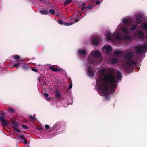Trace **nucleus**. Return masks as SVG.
I'll list each match as a JSON object with an SVG mask.
<instances>
[{
    "instance_id": "nucleus-1",
    "label": "nucleus",
    "mask_w": 147,
    "mask_h": 147,
    "mask_svg": "<svg viewBox=\"0 0 147 147\" xmlns=\"http://www.w3.org/2000/svg\"><path fill=\"white\" fill-rule=\"evenodd\" d=\"M99 72L102 76H100L96 79V87L100 95L105 96L106 100H108L109 95L114 93L117 83L121 80V73L117 71L116 80L115 77V71L113 69L102 67Z\"/></svg>"
},
{
    "instance_id": "nucleus-2",
    "label": "nucleus",
    "mask_w": 147,
    "mask_h": 147,
    "mask_svg": "<svg viewBox=\"0 0 147 147\" xmlns=\"http://www.w3.org/2000/svg\"><path fill=\"white\" fill-rule=\"evenodd\" d=\"M122 23H120L117 26V28L113 33L108 32L107 35V40L108 41H114L115 39L121 41L123 39L125 41H131L135 38L130 35L127 34L129 33L128 29L125 27L123 26Z\"/></svg>"
},
{
    "instance_id": "nucleus-3",
    "label": "nucleus",
    "mask_w": 147,
    "mask_h": 147,
    "mask_svg": "<svg viewBox=\"0 0 147 147\" xmlns=\"http://www.w3.org/2000/svg\"><path fill=\"white\" fill-rule=\"evenodd\" d=\"M101 55L100 52L98 50H92L88 56L86 69L87 70V74L89 77L93 76L94 72L93 67L99 63V62L96 61L94 58H99Z\"/></svg>"
},
{
    "instance_id": "nucleus-4",
    "label": "nucleus",
    "mask_w": 147,
    "mask_h": 147,
    "mask_svg": "<svg viewBox=\"0 0 147 147\" xmlns=\"http://www.w3.org/2000/svg\"><path fill=\"white\" fill-rule=\"evenodd\" d=\"M139 28L140 29L136 30L134 32V36L137 39H143L145 36L144 31H147V21L141 24Z\"/></svg>"
},
{
    "instance_id": "nucleus-5",
    "label": "nucleus",
    "mask_w": 147,
    "mask_h": 147,
    "mask_svg": "<svg viewBox=\"0 0 147 147\" xmlns=\"http://www.w3.org/2000/svg\"><path fill=\"white\" fill-rule=\"evenodd\" d=\"M128 49L129 50V51H127L126 52H128L125 56V58L126 59L129 60L127 62V65L125 68L126 70L127 71H129L130 69H132L133 65L138 66L136 61H134L133 60L131 59L133 56V53L130 51V50H131V48Z\"/></svg>"
},
{
    "instance_id": "nucleus-6",
    "label": "nucleus",
    "mask_w": 147,
    "mask_h": 147,
    "mask_svg": "<svg viewBox=\"0 0 147 147\" xmlns=\"http://www.w3.org/2000/svg\"><path fill=\"white\" fill-rule=\"evenodd\" d=\"M81 15V13L80 12L78 11L77 13H76L74 15V17L72 18L71 20L74 21V22H71L69 23H67L66 22H63L62 20H59L58 21V23L60 25H64L65 26H71L73 24L75 23L78 22L81 18L80 16Z\"/></svg>"
},
{
    "instance_id": "nucleus-7",
    "label": "nucleus",
    "mask_w": 147,
    "mask_h": 147,
    "mask_svg": "<svg viewBox=\"0 0 147 147\" xmlns=\"http://www.w3.org/2000/svg\"><path fill=\"white\" fill-rule=\"evenodd\" d=\"M134 49L138 54L145 53L147 52V44L137 45L135 47Z\"/></svg>"
},
{
    "instance_id": "nucleus-8",
    "label": "nucleus",
    "mask_w": 147,
    "mask_h": 147,
    "mask_svg": "<svg viewBox=\"0 0 147 147\" xmlns=\"http://www.w3.org/2000/svg\"><path fill=\"white\" fill-rule=\"evenodd\" d=\"M122 22L128 26H131L130 30L132 31H134L137 27V24L136 23H133V22L130 21L127 18L123 19Z\"/></svg>"
},
{
    "instance_id": "nucleus-9",
    "label": "nucleus",
    "mask_w": 147,
    "mask_h": 147,
    "mask_svg": "<svg viewBox=\"0 0 147 147\" xmlns=\"http://www.w3.org/2000/svg\"><path fill=\"white\" fill-rule=\"evenodd\" d=\"M0 115L1 116H0V121L3 124V126L5 127L9 123V122L8 120H5L3 117H5L6 115L5 113L3 111L0 112Z\"/></svg>"
},
{
    "instance_id": "nucleus-10",
    "label": "nucleus",
    "mask_w": 147,
    "mask_h": 147,
    "mask_svg": "<svg viewBox=\"0 0 147 147\" xmlns=\"http://www.w3.org/2000/svg\"><path fill=\"white\" fill-rule=\"evenodd\" d=\"M112 50V47L108 44H106L103 47V52L105 53H109Z\"/></svg>"
},
{
    "instance_id": "nucleus-11",
    "label": "nucleus",
    "mask_w": 147,
    "mask_h": 147,
    "mask_svg": "<svg viewBox=\"0 0 147 147\" xmlns=\"http://www.w3.org/2000/svg\"><path fill=\"white\" fill-rule=\"evenodd\" d=\"M127 51H129L128 49H126L124 51H121L117 50L113 51V54L117 57H120L123 53H126Z\"/></svg>"
},
{
    "instance_id": "nucleus-12",
    "label": "nucleus",
    "mask_w": 147,
    "mask_h": 147,
    "mask_svg": "<svg viewBox=\"0 0 147 147\" xmlns=\"http://www.w3.org/2000/svg\"><path fill=\"white\" fill-rule=\"evenodd\" d=\"M142 15L140 14H137L136 17V21L133 23H136L137 24V26L139 24H140L142 22Z\"/></svg>"
},
{
    "instance_id": "nucleus-13",
    "label": "nucleus",
    "mask_w": 147,
    "mask_h": 147,
    "mask_svg": "<svg viewBox=\"0 0 147 147\" xmlns=\"http://www.w3.org/2000/svg\"><path fill=\"white\" fill-rule=\"evenodd\" d=\"M63 125H64L63 123H58L54 125L53 129L54 130H57L60 129V128L63 127Z\"/></svg>"
},
{
    "instance_id": "nucleus-14",
    "label": "nucleus",
    "mask_w": 147,
    "mask_h": 147,
    "mask_svg": "<svg viewBox=\"0 0 147 147\" xmlns=\"http://www.w3.org/2000/svg\"><path fill=\"white\" fill-rule=\"evenodd\" d=\"M77 53L79 55L82 56L86 54L87 51L85 49L80 48L78 49Z\"/></svg>"
},
{
    "instance_id": "nucleus-15",
    "label": "nucleus",
    "mask_w": 147,
    "mask_h": 147,
    "mask_svg": "<svg viewBox=\"0 0 147 147\" xmlns=\"http://www.w3.org/2000/svg\"><path fill=\"white\" fill-rule=\"evenodd\" d=\"M93 8V6L92 5H88V6L87 7H82L81 8V10H84L86 12L85 13H86V11H87L90 10L92 9Z\"/></svg>"
},
{
    "instance_id": "nucleus-16",
    "label": "nucleus",
    "mask_w": 147,
    "mask_h": 147,
    "mask_svg": "<svg viewBox=\"0 0 147 147\" xmlns=\"http://www.w3.org/2000/svg\"><path fill=\"white\" fill-rule=\"evenodd\" d=\"M92 42L93 44L95 45H97L100 42L99 39L98 38L93 39L92 40Z\"/></svg>"
},
{
    "instance_id": "nucleus-17",
    "label": "nucleus",
    "mask_w": 147,
    "mask_h": 147,
    "mask_svg": "<svg viewBox=\"0 0 147 147\" xmlns=\"http://www.w3.org/2000/svg\"><path fill=\"white\" fill-rule=\"evenodd\" d=\"M40 13L42 15H47L48 14L49 12L47 10V9H42L40 11Z\"/></svg>"
},
{
    "instance_id": "nucleus-18",
    "label": "nucleus",
    "mask_w": 147,
    "mask_h": 147,
    "mask_svg": "<svg viewBox=\"0 0 147 147\" xmlns=\"http://www.w3.org/2000/svg\"><path fill=\"white\" fill-rule=\"evenodd\" d=\"M49 68L53 71L55 72H59L62 71V70L61 68L56 69L53 68L52 66H50Z\"/></svg>"
},
{
    "instance_id": "nucleus-19",
    "label": "nucleus",
    "mask_w": 147,
    "mask_h": 147,
    "mask_svg": "<svg viewBox=\"0 0 147 147\" xmlns=\"http://www.w3.org/2000/svg\"><path fill=\"white\" fill-rule=\"evenodd\" d=\"M12 58L15 60H18L20 59V56L18 55L15 54L12 56Z\"/></svg>"
},
{
    "instance_id": "nucleus-20",
    "label": "nucleus",
    "mask_w": 147,
    "mask_h": 147,
    "mask_svg": "<svg viewBox=\"0 0 147 147\" xmlns=\"http://www.w3.org/2000/svg\"><path fill=\"white\" fill-rule=\"evenodd\" d=\"M22 68L24 70H27L29 69V66L27 64H24L21 66Z\"/></svg>"
},
{
    "instance_id": "nucleus-21",
    "label": "nucleus",
    "mask_w": 147,
    "mask_h": 147,
    "mask_svg": "<svg viewBox=\"0 0 147 147\" xmlns=\"http://www.w3.org/2000/svg\"><path fill=\"white\" fill-rule=\"evenodd\" d=\"M118 59H111V63L112 64H115L118 62Z\"/></svg>"
},
{
    "instance_id": "nucleus-22",
    "label": "nucleus",
    "mask_w": 147,
    "mask_h": 147,
    "mask_svg": "<svg viewBox=\"0 0 147 147\" xmlns=\"http://www.w3.org/2000/svg\"><path fill=\"white\" fill-rule=\"evenodd\" d=\"M7 110L8 112H10L11 114L13 113L15 111L14 110V109L11 108H8L7 109Z\"/></svg>"
},
{
    "instance_id": "nucleus-23",
    "label": "nucleus",
    "mask_w": 147,
    "mask_h": 147,
    "mask_svg": "<svg viewBox=\"0 0 147 147\" xmlns=\"http://www.w3.org/2000/svg\"><path fill=\"white\" fill-rule=\"evenodd\" d=\"M11 123L13 125V128H16L17 127H18L19 126V125L18 124L15 122L12 121L11 122Z\"/></svg>"
},
{
    "instance_id": "nucleus-24",
    "label": "nucleus",
    "mask_w": 147,
    "mask_h": 147,
    "mask_svg": "<svg viewBox=\"0 0 147 147\" xmlns=\"http://www.w3.org/2000/svg\"><path fill=\"white\" fill-rule=\"evenodd\" d=\"M21 63H19V62L15 63L13 65L14 67H17V68L20 65Z\"/></svg>"
},
{
    "instance_id": "nucleus-25",
    "label": "nucleus",
    "mask_w": 147,
    "mask_h": 147,
    "mask_svg": "<svg viewBox=\"0 0 147 147\" xmlns=\"http://www.w3.org/2000/svg\"><path fill=\"white\" fill-rule=\"evenodd\" d=\"M48 12L53 15H54L55 13V10L53 9H50Z\"/></svg>"
},
{
    "instance_id": "nucleus-26",
    "label": "nucleus",
    "mask_w": 147,
    "mask_h": 147,
    "mask_svg": "<svg viewBox=\"0 0 147 147\" xmlns=\"http://www.w3.org/2000/svg\"><path fill=\"white\" fill-rule=\"evenodd\" d=\"M61 96L60 93L58 92H57L56 93L55 96L57 98H59Z\"/></svg>"
},
{
    "instance_id": "nucleus-27",
    "label": "nucleus",
    "mask_w": 147,
    "mask_h": 147,
    "mask_svg": "<svg viewBox=\"0 0 147 147\" xmlns=\"http://www.w3.org/2000/svg\"><path fill=\"white\" fill-rule=\"evenodd\" d=\"M72 1V0H66L65 2V5L68 4Z\"/></svg>"
},
{
    "instance_id": "nucleus-28",
    "label": "nucleus",
    "mask_w": 147,
    "mask_h": 147,
    "mask_svg": "<svg viewBox=\"0 0 147 147\" xmlns=\"http://www.w3.org/2000/svg\"><path fill=\"white\" fill-rule=\"evenodd\" d=\"M103 1V0H98L96 1V3L97 5H99Z\"/></svg>"
},
{
    "instance_id": "nucleus-29",
    "label": "nucleus",
    "mask_w": 147,
    "mask_h": 147,
    "mask_svg": "<svg viewBox=\"0 0 147 147\" xmlns=\"http://www.w3.org/2000/svg\"><path fill=\"white\" fill-rule=\"evenodd\" d=\"M31 69L33 71L36 72H38V70L34 67H32Z\"/></svg>"
},
{
    "instance_id": "nucleus-30",
    "label": "nucleus",
    "mask_w": 147,
    "mask_h": 147,
    "mask_svg": "<svg viewBox=\"0 0 147 147\" xmlns=\"http://www.w3.org/2000/svg\"><path fill=\"white\" fill-rule=\"evenodd\" d=\"M85 5L86 3H82V2H80L79 4V5L82 6H83V7Z\"/></svg>"
},
{
    "instance_id": "nucleus-31",
    "label": "nucleus",
    "mask_w": 147,
    "mask_h": 147,
    "mask_svg": "<svg viewBox=\"0 0 147 147\" xmlns=\"http://www.w3.org/2000/svg\"><path fill=\"white\" fill-rule=\"evenodd\" d=\"M22 127L24 129H28V127L25 125H22Z\"/></svg>"
},
{
    "instance_id": "nucleus-32",
    "label": "nucleus",
    "mask_w": 147,
    "mask_h": 147,
    "mask_svg": "<svg viewBox=\"0 0 147 147\" xmlns=\"http://www.w3.org/2000/svg\"><path fill=\"white\" fill-rule=\"evenodd\" d=\"M19 138L22 139V140H24V138H25L24 135H20L19 136Z\"/></svg>"
},
{
    "instance_id": "nucleus-33",
    "label": "nucleus",
    "mask_w": 147,
    "mask_h": 147,
    "mask_svg": "<svg viewBox=\"0 0 147 147\" xmlns=\"http://www.w3.org/2000/svg\"><path fill=\"white\" fill-rule=\"evenodd\" d=\"M13 129L14 130L16 131L17 132L20 133V130H19V129H18L16 128H13Z\"/></svg>"
},
{
    "instance_id": "nucleus-34",
    "label": "nucleus",
    "mask_w": 147,
    "mask_h": 147,
    "mask_svg": "<svg viewBox=\"0 0 147 147\" xmlns=\"http://www.w3.org/2000/svg\"><path fill=\"white\" fill-rule=\"evenodd\" d=\"M30 117L33 120H35L36 119L35 117L34 116H31Z\"/></svg>"
},
{
    "instance_id": "nucleus-35",
    "label": "nucleus",
    "mask_w": 147,
    "mask_h": 147,
    "mask_svg": "<svg viewBox=\"0 0 147 147\" xmlns=\"http://www.w3.org/2000/svg\"><path fill=\"white\" fill-rule=\"evenodd\" d=\"M24 143L25 144H27V141L26 140V138H25L24 139Z\"/></svg>"
},
{
    "instance_id": "nucleus-36",
    "label": "nucleus",
    "mask_w": 147,
    "mask_h": 147,
    "mask_svg": "<svg viewBox=\"0 0 147 147\" xmlns=\"http://www.w3.org/2000/svg\"><path fill=\"white\" fill-rule=\"evenodd\" d=\"M46 100L48 101H50L51 100V99L50 97H47L46 98Z\"/></svg>"
},
{
    "instance_id": "nucleus-37",
    "label": "nucleus",
    "mask_w": 147,
    "mask_h": 147,
    "mask_svg": "<svg viewBox=\"0 0 147 147\" xmlns=\"http://www.w3.org/2000/svg\"><path fill=\"white\" fill-rule=\"evenodd\" d=\"M72 82H71L69 86V88L70 89H71L72 88Z\"/></svg>"
},
{
    "instance_id": "nucleus-38",
    "label": "nucleus",
    "mask_w": 147,
    "mask_h": 147,
    "mask_svg": "<svg viewBox=\"0 0 147 147\" xmlns=\"http://www.w3.org/2000/svg\"><path fill=\"white\" fill-rule=\"evenodd\" d=\"M50 127L49 125H45V128L47 129H48Z\"/></svg>"
},
{
    "instance_id": "nucleus-39",
    "label": "nucleus",
    "mask_w": 147,
    "mask_h": 147,
    "mask_svg": "<svg viewBox=\"0 0 147 147\" xmlns=\"http://www.w3.org/2000/svg\"><path fill=\"white\" fill-rule=\"evenodd\" d=\"M44 95L47 98L48 96L49 95L48 93H46L44 94Z\"/></svg>"
},
{
    "instance_id": "nucleus-40",
    "label": "nucleus",
    "mask_w": 147,
    "mask_h": 147,
    "mask_svg": "<svg viewBox=\"0 0 147 147\" xmlns=\"http://www.w3.org/2000/svg\"><path fill=\"white\" fill-rule=\"evenodd\" d=\"M41 79V78L40 77H38V81H40Z\"/></svg>"
},
{
    "instance_id": "nucleus-41",
    "label": "nucleus",
    "mask_w": 147,
    "mask_h": 147,
    "mask_svg": "<svg viewBox=\"0 0 147 147\" xmlns=\"http://www.w3.org/2000/svg\"><path fill=\"white\" fill-rule=\"evenodd\" d=\"M146 39L147 40V33L146 34Z\"/></svg>"
},
{
    "instance_id": "nucleus-42",
    "label": "nucleus",
    "mask_w": 147,
    "mask_h": 147,
    "mask_svg": "<svg viewBox=\"0 0 147 147\" xmlns=\"http://www.w3.org/2000/svg\"><path fill=\"white\" fill-rule=\"evenodd\" d=\"M59 16V15L58 14H57L56 15V16Z\"/></svg>"
},
{
    "instance_id": "nucleus-43",
    "label": "nucleus",
    "mask_w": 147,
    "mask_h": 147,
    "mask_svg": "<svg viewBox=\"0 0 147 147\" xmlns=\"http://www.w3.org/2000/svg\"><path fill=\"white\" fill-rule=\"evenodd\" d=\"M143 57H145V55L144 54L143 55Z\"/></svg>"
},
{
    "instance_id": "nucleus-44",
    "label": "nucleus",
    "mask_w": 147,
    "mask_h": 147,
    "mask_svg": "<svg viewBox=\"0 0 147 147\" xmlns=\"http://www.w3.org/2000/svg\"><path fill=\"white\" fill-rule=\"evenodd\" d=\"M146 42H147V41H146Z\"/></svg>"
}]
</instances>
